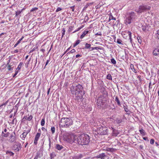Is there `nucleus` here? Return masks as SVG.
<instances>
[{"label":"nucleus","instance_id":"obj_1","mask_svg":"<svg viewBox=\"0 0 159 159\" xmlns=\"http://www.w3.org/2000/svg\"><path fill=\"white\" fill-rule=\"evenodd\" d=\"M70 91L72 94L75 95L76 99L78 100L82 99L85 94L83 87L80 84L77 85H72L70 88Z\"/></svg>","mask_w":159,"mask_h":159},{"label":"nucleus","instance_id":"obj_2","mask_svg":"<svg viewBox=\"0 0 159 159\" xmlns=\"http://www.w3.org/2000/svg\"><path fill=\"white\" fill-rule=\"evenodd\" d=\"M74 139V142H77V143L81 145H87L90 142V137L89 135L85 133L79 134L77 136L73 137Z\"/></svg>","mask_w":159,"mask_h":159},{"label":"nucleus","instance_id":"obj_3","mask_svg":"<svg viewBox=\"0 0 159 159\" xmlns=\"http://www.w3.org/2000/svg\"><path fill=\"white\" fill-rule=\"evenodd\" d=\"M103 95H101L99 97L97 101V104L99 108H107L108 106L107 103V98L104 97V95H107V92L105 90V89L103 88L102 89Z\"/></svg>","mask_w":159,"mask_h":159},{"label":"nucleus","instance_id":"obj_4","mask_svg":"<svg viewBox=\"0 0 159 159\" xmlns=\"http://www.w3.org/2000/svg\"><path fill=\"white\" fill-rule=\"evenodd\" d=\"M126 19L125 20V23L126 24H130L136 18V13L134 11H131L128 12L125 16Z\"/></svg>","mask_w":159,"mask_h":159},{"label":"nucleus","instance_id":"obj_5","mask_svg":"<svg viewBox=\"0 0 159 159\" xmlns=\"http://www.w3.org/2000/svg\"><path fill=\"white\" fill-rule=\"evenodd\" d=\"M97 132L98 134L101 135H107L109 133L107 127L102 125L98 126L97 129Z\"/></svg>","mask_w":159,"mask_h":159},{"label":"nucleus","instance_id":"obj_6","mask_svg":"<svg viewBox=\"0 0 159 159\" xmlns=\"http://www.w3.org/2000/svg\"><path fill=\"white\" fill-rule=\"evenodd\" d=\"M73 121L71 119L68 118H62L61 120L60 125L62 127H68L72 125Z\"/></svg>","mask_w":159,"mask_h":159},{"label":"nucleus","instance_id":"obj_7","mask_svg":"<svg viewBox=\"0 0 159 159\" xmlns=\"http://www.w3.org/2000/svg\"><path fill=\"white\" fill-rule=\"evenodd\" d=\"M151 6L146 4H142L140 6L139 8L136 9L135 11L138 13H141L144 12L148 11L150 10Z\"/></svg>","mask_w":159,"mask_h":159},{"label":"nucleus","instance_id":"obj_8","mask_svg":"<svg viewBox=\"0 0 159 159\" xmlns=\"http://www.w3.org/2000/svg\"><path fill=\"white\" fill-rule=\"evenodd\" d=\"M15 144L13 145V149L16 152H19L22 148L21 144L19 142H15Z\"/></svg>","mask_w":159,"mask_h":159},{"label":"nucleus","instance_id":"obj_9","mask_svg":"<svg viewBox=\"0 0 159 159\" xmlns=\"http://www.w3.org/2000/svg\"><path fill=\"white\" fill-rule=\"evenodd\" d=\"M153 55L159 57V46L154 49L152 52Z\"/></svg>","mask_w":159,"mask_h":159},{"label":"nucleus","instance_id":"obj_10","mask_svg":"<svg viewBox=\"0 0 159 159\" xmlns=\"http://www.w3.org/2000/svg\"><path fill=\"white\" fill-rule=\"evenodd\" d=\"M16 139V135L15 133V132H13L12 134L10 137V139L9 140V141L11 143L13 142H14Z\"/></svg>","mask_w":159,"mask_h":159},{"label":"nucleus","instance_id":"obj_11","mask_svg":"<svg viewBox=\"0 0 159 159\" xmlns=\"http://www.w3.org/2000/svg\"><path fill=\"white\" fill-rule=\"evenodd\" d=\"M56 148L58 150L60 151L61 150L64 151L65 149V148L63 147L61 145L59 144H57L55 146Z\"/></svg>","mask_w":159,"mask_h":159},{"label":"nucleus","instance_id":"obj_12","mask_svg":"<svg viewBox=\"0 0 159 159\" xmlns=\"http://www.w3.org/2000/svg\"><path fill=\"white\" fill-rule=\"evenodd\" d=\"M40 133H37L34 141V144L35 145H36L37 144V141L40 137Z\"/></svg>","mask_w":159,"mask_h":159},{"label":"nucleus","instance_id":"obj_13","mask_svg":"<svg viewBox=\"0 0 159 159\" xmlns=\"http://www.w3.org/2000/svg\"><path fill=\"white\" fill-rule=\"evenodd\" d=\"M120 133L118 130L115 129H113V131L112 133V136H117Z\"/></svg>","mask_w":159,"mask_h":159},{"label":"nucleus","instance_id":"obj_14","mask_svg":"<svg viewBox=\"0 0 159 159\" xmlns=\"http://www.w3.org/2000/svg\"><path fill=\"white\" fill-rule=\"evenodd\" d=\"M30 132V131H29L27 132H24L21 134L20 135V137L22 138V140H24L25 138L26 137L27 135Z\"/></svg>","mask_w":159,"mask_h":159},{"label":"nucleus","instance_id":"obj_15","mask_svg":"<svg viewBox=\"0 0 159 159\" xmlns=\"http://www.w3.org/2000/svg\"><path fill=\"white\" fill-rule=\"evenodd\" d=\"M83 157V155L81 154H79L76 155H75L72 157L73 159H81Z\"/></svg>","mask_w":159,"mask_h":159},{"label":"nucleus","instance_id":"obj_16","mask_svg":"<svg viewBox=\"0 0 159 159\" xmlns=\"http://www.w3.org/2000/svg\"><path fill=\"white\" fill-rule=\"evenodd\" d=\"M106 156V155L104 153H102L97 156L95 157L96 158H100L102 159H104V157Z\"/></svg>","mask_w":159,"mask_h":159},{"label":"nucleus","instance_id":"obj_17","mask_svg":"<svg viewBox=\"0 0 159 159\" xmlns=\"http://www.w3.org/2000/svg\"><path fill=\"white\" fill-rule=\"evenodd\" d=\"M126 54L125 51L124 52H123L120 55V59L122 60H124L125 59V56Z\"/></svg>","mask_w":159,"mask_h":159},{"label":"nucleus","instance_id":"obj_18","mask_svg":"<svg viewBox=\"0 0 159 159\" xmlns=\"http://www.w3.org/2000/svg\"><path fill=\"white\" fill-rule=\"evenodd\" d=\"M89 31L88 30H85L84 32L82 33L81 35L80 36V38L82 39L84 38L85 36L87 34L89 33Z\"/></svg>","mask_w":159,"mask_h":159},{"label":"nucleus","instance_id":"obj_19","mask_svg":"<svg viewBox=\"0 0 159 159\" xmlns=\"http://www.w3.org/2000/svg\"><path fill=\"white\" fill-rule=\"evenodd\" d=\"M33 118V116H32L30 115L29 117H27L26 116H25L23 118V119H25L28 120L29 121H30L32 120Z\"/></svg>","mask_w":159,"mask_h":159},{"label":"nucleus","instance_id":"obj_20","mask_svg":"<svg viewBox=\"0 0 159 159\" xmlns=\"http://www.w3.org/2000/svg\"><path fill=\"white\" fill-rule=\"evenodd\" d=\"M115 101L117 102V104L119 106H120L121 105L120 102L119 100L118 97L116 96L115 98Z\"/></svg>","mask_w":159,"mask_h":159},{"label":"nucleus","instance_id":"obj_21","mask_svg":"<svg viewBox=\"0 0 159 159\" xmlns=\"http://www.w3.org/2000/svg\"><path fill=\"white\" fill-rule=\"evenodd\" d=\"M24 37L22 36L19 40H18L16 43L14 45V47H16L19 43L20 42V41L23 39Z\"/></svg>","mask_w":159,"mask_h":159},{"label":"nucleus","instance_id":"obj_22","mask_svg":"<svg viewBox=\"0 0 159 159\" xmlns=\"http://www.w3.org/2000/svg\"><path fill=\"white\" fill-rule=\"evenodd\" d=\"M139 131L140 133L143 136H144L146 134L145 131L142 129H140Z\"/></svg>","mask_w":159,"mask_h":159},{"label":"nucleus","instance_id":"obj_23","mask_svg":"<svg viewBox=\"0 0 159 159\" xmlns=\"http://www.w3.org/2000/svg\"><path fill=\"white\" fill-rule=\"evenodd\" d=\"M2 134L3 137L6 138L10 134L8 132H7L6 133H4L3 131H2Z\"/></svg>","mask_w":159,"mask_h":159},{"label":"nucleus","instance_id":"obj_24","mask_svg":"<svg viewBox=\"0 0 159 159\" xmlns=\"http://www.w3.org/2000/svg\"><path fill=\"white\" fill-rule=\"evenodd\" d=\"M130 67L131 68V69L135 73H136L137 71H136V70L134 68V66L132 64H131L130 65Z\"/></svg>","mask_w":159,"mask_h":159},{"label":"nucleus","instance_id":"obj_25","mask_svg":"<svg viewBox=\"0 0 159 159\" xmlns=\"http://www.w3.org/2000/svg\"><path fill=\"white\" fill-rule=\"evenodd\" d=\"M129 39L131 43H132V39L131 38V33L130 31H128Z\"/></svg>","mask_w":159,"mask_h":159},{"label":"nucleus","instance_id":"obj_26","mask_svg":"<svg viewBox=\"0 0 159 159\" xmlns=\"http://www.w3.org/2000/svg\"><path fill=\"white\" fill-rule=\"evenodd\" d=\"M123 108L125 109V111L126 112L127 114H129V113H128V112L129 111V110L128 108L127 107V105H123Z\"/></svg>","mask_w":159,"mask_h":159},{"label":"nucleus","instance_id":"obj_27","mask_svg":"<svg viewBox=\"0 0 159 159\" xmlns=\"http://www.w3.org/2000/svg\"><path fill=\"white\" fill-rule=\"evenodd\" d=\"M115 121L117 124H119L122 122V120L120 118H117L116 119Z\"/></svg>","mask_w":159,"mask_h":159},{"label":"nucleus","instance_id":"obj_28","mask_svg":"<svg viewBox=\"0 0 159 159\" xmlns=\"http://www.w3.org/2000/svg\"><path fill=\"white\" fill-rule=\"evenodd\" d=\"M6 153L7 154L9 155L10 156H13L14 155L13 152L9 151H7Z\"/></svg>","mask_w":159,"mask_h":159},{"label":"nucleus","instance_id":"obj_29","mask_svg":"<svg viewBox=\"0 0 159 159\" xmlns=\"http://www.w3.org/2000/svg\"><path fill=\"white\" fill-rule=\"evenodd\" d=\"M80 41L79 39L76 40L75 43L74 44L73 47H75L77 45L80 43Z\"/></svg>","mask_w":159,"mask_h":159},{"label":"nucleus","instance_id":"obj_30","mask_svg":"<svg viewBox=\"0 0 159 159\" xmlns=\"http://www.w3.org/2000/svg\"><path fill=\"white\" fill-rule=\"evenodd\" d=\"M91 46V44H89L88 43H86L85 44V48H86V49L90 48Z\"/></svg>","mask_w":159,"mask_h":159},{"label":"nucleus","instance_id":"obj_31","mask_svg":"<svg viewBox=\"0 0 159 159\" xmlns=\"http://www.w3.org/2000/svg\"><path fill=\"white\" fill-rule=\"evenodd\" d=\"M23 65V63L22 62H20L16 70H18V71L20 70L21 68V66Z\"/></svg>","mask_w":159,"mask_h":159},{"label":"nucleus","instance_id":"obj_32","mask_svg":"<svg viewBox=\"0 0 159 159\" xmlns=\"http://www.w3.org/2000/svg\"><path fill=\"white\" fill-rule=\"evenodd\" d=\"M100 48V47H99L91 48H90L91 49L90 50V51H93L94 49H96V50L101 49Z\"/></svg>","mask_w":159,"mask_h":159},{"label":"nucleus","instance_id":"obj_33","mask_svg":"<svg viewBox=\"0 0 159 159\" xmlns=\"http://www.w3.org/2000/svg\"><path fill=\"white\" fill-rule=\"evenodd\" d=\"M137 39L138 42L141 44L142 42V40L141 39V37L140 36H138L137 37Z\"/></svg>","mask_w":159,"mask_h":159},{"label":"nucleus","instance_id":"obj_34","mask_svg":"<svg viewBox=\"0 0 159 159\" xmlns=\"http://www.w3.org/2000/svg\"><path fill=\"white\" fill-rule=\"evenodd\" d=\"M106 150L107 151H109V152H113L114 151V149L113 148H107V149H106Z\"/></svg>","mask_w":159,"mask_h":159},{"label":"nucleus","instance_id":"obj_35","mask_svg":"<svg viewBox=\"0 0 159 159\" xmlns=\"http://www.w3.org/2000/svg\"><path fill=\"white\" fill-rule=\"evenodd\" d=\"M45 119L44 118L42 119L41 120V125L42 126H44L45 124Z\"/></svg>","mask_w":159,"mask_h":159},{"label":"nucleus","instance_id":"obj_36","mask_svg":"<svg viewBox=\"0 0 159 159\" xmlns=\"http://www.w3.org/2000/svg\"><path fill=\"white\" fill-rule=\"evenodd\" d=\"M107 79L110 80H112L111 76L110 74H108L107 75Z\"/></svg>","mask_w":159,"mask_h":159},{"label":"nucleus","instance_id":"obj_37","mask_svg":"<svg viewBox=\"0 0 159 159\" xmlns=\"http://www.w3.org/2000/svg\"><path fill=\"white\" fill-rule=\"evenodd\" d=\"M111 62L114 65H115L116 63V61L115 60V59L113 58L111 59Z\"/></svg>","mask_w":159,"mask_h":159},{"label":"nucleus","instance_id":"obj_38","mask_svg":"<svg viewBox=\"0 0 159 159\" xmlns=\"http://www.w3.org/2000/svg\"><path fill=\"white\" fill-rule=\"evenodd\" d=\"M21 12V11H16L15 16L17 17L20 14Z\"/></svg>","mask_w":159,"mask_h":159},{"label":"nucleus","instance_id":"obj_39","mask_svg":"<svg viewBox=\"0 0 159 159\" xmlns=\"http://www.w3.org/2000/svg\"><path fill=\"white\" fill-rule=\"evenodd\" d=\"M51 131L52 134H54L55 132V128L54 127H52L51 128Z\"/></svg>","mask_w":159,"mask_h":159},{"label":"nucleus","instance_id":"obj_40","mask_svg":"<svg viewBox=\"0 0 159 159\" xmlns=\"http://www.w3.org/2000/svg\"><path fill=\"white\" fill-rule=\"evenodd\" d=\"M62 38L63 37V36H64V35H65V31H66L65 29L64 28L62 29Z\"/></svg>","mask_w":159,"mask_h":159},{"label":"nucleus","instance_id":"obj_41","mask_svg":"<svg viewBox=\"0 0 159 159\" xmlns=\"http://www.w3.org/2000/svg\"><path fill=\"white\" fill-rule=\"evenodd\" d=\"M8 102V101H7L5 103H3L2 105H0V108H1L3 106H6V105L7 104Z\"/></svg>","mask_w":159,"mask_h":159},{"label":"nucleus","instance_id":"obj_42","mask_svg":"<svg viewBox=\"0 0 159 159\" xmlns=\"http://www.w3.org/2000/svg\"><path fill=\"white\" fill-rule=\"evenodd\" d=\"M157 38L159 39V30L157 31V33L156 34Z\"/></svg>","mask_w":159,"mask_h":159},{"label":"nucleus","instance_id":"obj_43","mask_svg":"<svg viewBox=\"0 0 159 159\" xmlns=\"http://www.w3.org/2000/svg\"><path fill=\"white\" fill-rule=\"evenodd\" d=\"M38 8L37 7H34V8H32L31 10H30V11L31 12H32V11H36V10H38Z\"/></svg>","mask_w":159,"mask_h":159},{"label":"nucleus","instance_id":"obj_44","mask_svg":"<svg viewBox=\"0 0 159 159\" xmlns=\"http://www.w3.org/2000/svg\"><path fill=\"white\" fill-rule=\"evenodd\" d=\"M109 16H110V19H111V20H116V18L113 17V16L111 14V15Z\"/></svg>","mask_w":159,"mask_h":159},{"label":"nucleus","instance_id":"obj_45","mask_svg":"<svg viewBox=\"0 0 159 159\" xmlns=\"http://www.w3.org/2000/svg\"><path fill=\"white\" fill-rule=\"evenodd\" d=\"M122 42V41L120 39H117V40L116 42L118 44H122V43H121Z\"/></svg>","mask_w":159,"mask_h":159},{"label":"nucleus","instance_id":"obj_46","mask_svg":"<svg viewBox=\"0 0 159 159\" xmlns=\"http://www.w3.org/2000/svg\"><path fill=\"white\" fill-rule=\"evenodd\" d=\"M154 140L153 139H152L150 140V143L152 144H153L154 143Z\"/></svg>","mask_w":159,"mask_h":159},{"label":"nucleus","instance_id":"obj_47","mask_svg":"<svg viewBox=\"0 0 159 159\" xmlns=\"http://www.w3.org/2000/svg\"><path fill=\"white\" fill-rule=\"evenodd\" d=\"M11 66L10 65H9L7 67L8 68V70L9 71H11L13 70V68H11Z\"/></svg>","mask_w":159,"mask_h":159},{"label":"nucleus","instance_id":"obj_48","mask_svg":"<svg viewBox=\"0 0 159 159\" xmlns=\"http://www.w3.org/2000/svg\"><path fill=\"white\" fill-rule=\"evenodd\" d=\"M18 72V70H16L15 71V73L14 75H13V78L15 77L17 75Z\"/></svg>","mask_w":159,"mask_h":159},{"label":"nucleus","instance_id":"obj_49","mask_svg":"<svg viewBox=\"0 0 159 159\" xmlns=\"http://www.w3.org/2000/svg\"><path fill=\"white\" fill-rule=\"evenodd\" d=\"M142 29L143 31H145L146 29V27L145 26H142Z\"/></svg>","mask_w":159,"mask_h":159},{"label":"nucleus","instance_id":"obj_50","mask_svg":"<svg viewBox=\"0 0 159 159\" xmlns=\"http://www.w3.org/2000/svg\"><path fill=\"white\" fill-rule=\"evenodd\" d=\"M62 10V9L60 7H58L57 8V10H56V12H57L58 11H61V10Z\"/></svg>","mask_w":159,"mask_h":159},{"label":"nucleus","instance_id":"obj_51","mask_svg":"<svg viewBox=\"0 0 159 159\" xmlns=\"http://www.w3.org/2000/svg\"><path fill=\"white\" fill-rule=\"evenodd\" d=\"M49 149H50L51 148V139L49 137Z\"/></svg>","mask_w":159,"mask_h":159},{"label":"nucleus","instance_id":"obj_52","mask_svg":"<svg viewBox=\"0 0 159 159\" xmlns=\"http://www.w3.org/2000/svg\"><path fill=\"white\" fill-rule=\"evenodd\" d=\"M75 52V49H73L72 50H71L70 52H68L67 54H68L69 53H70V52L72 53Z\"/></svg>","mask_w":159,"mask_h":159},{"label":"nucleus","instance_id":"obj_53","mask_svg":"<svg viewBox=\"0 0 159 159\" xmlns=\"http://www.w3.org/2000/svg\"><path fill=\"white\" fill-rule=\"evenodd\" d=\"M50 60H48L46 62L45 64V66H44V68L46 67V66L48 65V63L49 62Z\"/></svg>","mask_w":159,"mask_h":159},{"label":"nucleus","instance_id":"obj_54","mask_svg":"<svg viewBox=\"0 0 159 159\" xmlns=\"http://www.w3.org/2000/svg\"><path fill=\"white\" fill-rule=\"evenodd\" d=\"M54 154H52V153H51L50 154V157H51V159H52L54 157Z\"/></svg>","mask_w":159,"mask_h":159},{"label":"nucleus","instance_id":"obj_55","mask_svg":"<svg viewBox=\"0 0 159 159\" xmlns=\"http://www.w3.org/2000/svg\"><path fill=\"white\" fill-rule=\"evenodd\" d=\"M36 155H38V157H41L42 154L39 152H37Z\"/></svg>","mask_w":159,"mask_h":159},{"label":"nucleus","instance_id":"obj_56","mask_svg":"<svg viewBox=\"0 0 159 159\" xmlns=\"http://www.w3.org/2000/svg\"><path fill=\"white\" fill-rule=\"evenodd\" d=\"M73 27L72 26L70 27L69 28V29L68 30V31L69 32H70L72 31V28Z\"/></svg>","mask_w":159,"mask_h":159},{"label":"nucleus","instance_id":"obj_57","mask_svg":"<svg viewBox=\"0 0 159 159\" xmlns=\"http://www.w3.org/2000/svg\"><path fill=\"white\" fill-rule=\"evenodd\" d=\"M143 139L146 141H149V140L148 139V138L147 137H144L143 138Z\"/></svg>","mask_w":159,"mask_h":159},{"label":"nucleus","instance_id":"obj_58","mask_svg":"<svg viewBox=\"0 0 159 159\" xmlns=\"http://www.w3.org/2000/svg\"><path fill=\"white\" fill-rule=\"evenodd\" d=\"M31 59V58H29V59L28 60L27 62H26V63H25L26 65L27 64V65H28L29 64L30 61Z\"/></svg>","mask_w":159,"mask_h":159},{"label":"nucleus","instance_id":"obj_59","mask_svg":"<svg viewBox=\"0 0 159 159\" xmlns=\"http://www.w3.org/2000/svg\"><path fill=\"white\" fill-rule=\"evenodd\" d=\"M120 22V21L119 20H117L116 21V23L115 24V25H118Z\"/></svg>","mask_w":159,"mask_h":159},{"label":"nucleus","instance_id":"obj_60","mask_svg":"<svg viewBox=\"0 0 159 159\" xmlns=\"http://www.w3.org/2000/svg\"><path fill=\"white\" fill-rule=\"evenodd\" d=\"M95 35H100V36H101L102 35V34L101 33V32H99V33H97L96 34H95Z\"/></svg>","mask_w":159,"mask_h":159},{"label":"nucleus","instance_id":"obj_61","mask_svg":"<svg viewBox=\"0 0 159 159\" xmlns=\"http://www.w3.org/2000/svg\"><path fill=\"white\" fill-rule=\"evenodd\" d=\"M16 121V122H17V120H16V118H15L12 121V122H11V123L12 124H14V122L15 121Z\"/></svg>","mask_w":159,"mask_h":159},{"label":"nucleus","instance_id":"obj_62","mask_svg":"<svg viewBox=\"0 0 159 159\" xmlns=\"http://www.w3.org/2000/svg\"><path fill=\"white\" fill-rule=\"evenodd\" d=\"M74 7H75V6H72V7H70V8L71 9H72V11H74Z\"/></svg>","mask_w":159,"mask_h":159},{"label":"nucleus","instance_id":"obj_63","mask_svg":"<svg viewBox=\"0 0 159 159\" xmlns=\"http://www.w3.org/2000/svg\"><path fill=\"white\" fill-rule=\"evenodd\" d=\"M82 57V55H80L79 54H77V55H76V56H75V57L76 58H78L79 57Z\"/></svg>","mask_w":159,"mask_h":159},{"label":"nucleus","instance_id":"obj_64","mask_svg":"<svg viewBox=\"0 0 159 159\" xmlns=\"http://www.w3.org/2000/svg\"><path fill=\"white\" fill-rule=\"evenodd\" d=\"M141 76L140 75H139V76H138V77H137V78L140 81H141Z\"/></svg>","mask_w":159,"mask_h":159}]
</instances>
